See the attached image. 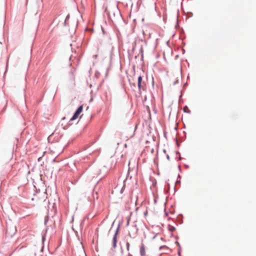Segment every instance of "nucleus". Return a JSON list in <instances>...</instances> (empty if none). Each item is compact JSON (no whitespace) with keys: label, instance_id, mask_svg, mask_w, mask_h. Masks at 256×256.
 Masks as SVG:
<instances>
[{"label":"nucleus","instance_id":"nucleus-36","mask_svg":"<svg viewBox=\"0 0 256 256\" xmlns=\"http://www.w3.org/2000/svg\"><path fill=\"white\" fill-rule=\"evenodd\" d=\"M174 238L176 239V240H178V236H174Z\"/></svg>","mask_w":256,"mask_h":256},{"label":"nucleus","instance_id":"nucleus-18","mask_svg":"<svg viewBox=\"0 0 256 256\" xmlns=\"http://www.w3.org/2000/svg\"><path fill=\"white\" fill-rule=\"evenodd\" d=\"M182 94H181L180 96H179V100H178V102H179V104H180V102H183V100H182Z\"/></svg>","mask_w":256,"mask_h":256},{"label":"nucleus","instance_id":"nucleus-49","mask_svg":"<svg viewBox=\"0 0 256 256\" xmlns=\"http://www.w3.org/2000/svg\"><path fill=\"white\" fill-rule=\"evenodd\" d=\"M176 20H177V22H178V16H177Z\"/></svg>","mask_w":256,"mask_h":256},{"label":"nucleus","instance_id":"nucleus-47","mask_svg":"<svg viewBox=\"0 0 256 256\" xmlns=\"http://www.w3.org/2000/svg\"><path fill=\"white\" fill-rule=\"evenodd\" d=\"M156 236H154L152 238H153V239H154V238H156Z\"/></svg>","mask_w":256,"mask_h":256},{"label":"nucleus","instance_id":"nucleus-6","mask_svg":"<svg viewBox=\"0 0 256 256\" xmlns=\"http://www.w3.org/2000/svg\"><path fill=\"white\" fill-rule=\"evenodd\" d=\"M36 4L37 5L38 11L42 10L43 8V4H42V0H37Z\"/></svg>","mask_w":256,"mask_h":256},{"label":"nucleus","instance_id":"nucleus-11","mask_svg":"<svg viewBox=\"0 0 256 256\" xmlns=\"http://www.w3.org/2000/svg\"><path fill=\"white\" fill-rule=\"evenodd\" d=\"M129 82H130V87L132 88H136V84L134 83V82H132L129 79ZM133 90H134V89H132Z\"/></svg>","mask_w":256,"mask_h":256},{"label":"nucleus","instance_id":"nucleus-25","mask_svg":"<svg viewBox=\"0 0 256 256\" xmlns=\"http://www.w3.org/2000/svg\"><path fill=\"white\" fill-rule=\"evenodd\" d=\"M166 158L168 160H170V157L168 154H166Z\"/></svg>","mask_w":256,"mask_h":256},{"label":"nucleus","instance_id":"nucleus-45","mask_svg":"<svg viewBox=\"0 0 256 256\" xmlns=\"http://www.w3.org/2000/svg\"><path fill=\"white\" fill-rule=\"evenodd\" d=\"M121 252H123V249H122V248H121Z\"/></svg>","mask_w":256,"mask_h":256},{"label":"nucleus","instance_id":"nucleus-35","mask_svg":"<svg viewBox=\"0 0 256 256\" xmlns=\"http://www.w3.org/2000/svg\"><path fill=\"white\" fill-rule=\"evenodd\" d=\"M102 28V32H103V34H104V32H104V29Z\"/></svg>","mask_w":256,"mask_h":256},{"label":"nucleus","instance_id":"nucleus-30","mask_svg":"<svg viewBox=\"0 0 256 256\" xmlns=\"http://www.w3.org/2000/svg\"><path fill=\"white\" fill-rule=\"evenodd\" d=\"M178 168L179 170H180V172H181V171H182V170H181L180 166V165L178 166Z\"/></svg>","mask_w":256,"mask_h":256},{"label":"nucleus","instance_id":"nucleus-43","mask_svg":"<svg viewBox=\"0 0 256 256\" xmlns=\"http://www.w3.org/2000/svg\"><path fill=\"white\" fill-rule=\"evenodd\" d=\"M128 256H132V254H131L130 253H128Z\"/></svg>","mask_w":256,"mask_h":256},{"label":"nucleus","instance_id":"nucleus-23","mask_svg":"<svg viewBox=\"0 0 256 256\" xmlns=\"http://www.w3.org/2000/svg\"><path fill=\"white\" fill-rule=\"evenodd\" d=\"M64 26H68V24H67V23H66V21H65V20H64Z\"/></svg>","mask_w":256,"mask_h":256},{"label":"nucleus","instance_id":"nucleus-44","mask_svg":"<svg viewBox=\"0 0 256 256\" xmlns=\"http://www.w3.org/2000/svg\"><path fill=\"white\" fill-rule=\"evenodd\" d=\"M171 219H172V218L170 217H169V218H168V220H171Z\"/></svg>","mask_w":256,"mask_h":256},{"label":"nucleus","instance_id":"nucleus-40","mask_svg":"<svg viewBox=\"0 0 256 256\" xmlns=\"http://www.w3.org/2000/svg\"><path fill=\"white\" fill-rule=\"evenodd\" d=\"M188 84V82H186L184 84V86H186V85Z\"/></svg>","mask_w":256,"mask_h":256},{"label":"nucleus","instance_id":"nucleus-10","mask_svg":"<svg viewBox=\"0 0 256 256\" xmlns=\"http://www.w3.org/2000/svg\"><path fill=\"white\" fill-rule=\"evenodd\" d=\"M168 230L170 232H174L176 230V228L174 226H172L170 224H168Z\"/></svg>","mask_w":256,"mask_h":256},{"label":"nucleus","instance_id":"nucleus-20","mask_svg":"<svg viewBox=\"0 0 256 256\" xmlns=\"http://www.w3.org/2000/svg\"><path fill=\"white\" fill-rule=\"evenodd\" d=\"M51 216L52 218L54 216L53 214H50V212L49 211V210H48V216L49 217Z\"/></svg>","mask_w":256,"mask_h":256},{"label":"nucleus","instance_id":"nucleus-52","mask_svg":"<svg viewBox=\"0 0 256 256\" xmlns=\"http://www.w3.org/2000/svg\"><path fill=\"white\" fill-rule=\"evenodd\" d=\"M164 136H166V134L165 133H164Z\"/></svg>","mask_w":256,"mask_h":256},{"label":"nucleus","instance_id":"nucleus-50","mask_svg":"<svg viewBox=\"0 0 256 256\" xmlns=\"http://www.w3.org/2000/svg\"><path fill=\"white\" fill-rule=\"evenodd\" d=\"M178 177H180V174H178Z\"/></svg>","mask_w":256,"mask_h":256},{"label":"nucleus","instance_id":"nucleus-13","mask_svg":"<svg viewBox=\"0 0 256 256\" xmlns=\"http://www.w3.org/2000/svg\"><path fill=\"white\" fill-rule=\"evenodd\" d=\"M124 188H125V184H124L123 186L122 187V188H121V190H120V194H122L124 192Z\"/></svg>","mask_w":256,"mask_h":256},{"label":"nucleus","instance_id":"nucleus-32","mask_svg":"<svg viewBox=\"0 0 256 256\" xmlns=\"http://www.w3.org/2000/svg\"><path fill=\"white\" fill-rule=\"evenodd\" d=\"M182 159V158L181 157V156H178V160H181Z\"/></svg>","mask_w":256,"mask_h":256},{"label":"nucleus","instance_id":"nucleus-29","mask_svg":"<svg viewBox=\"0 0 256 256\" xmlns=\"http://www.w3.org/2000/svg\"><path fill=\"white\" fill-rule=\"evenodd\" d=\"M178 183L180 184V180H177L175 184H176Z\"/></svg>","mask_w":256,"mask_h":256},{"label":"nucleus","instance_id":"nucleus-39","mask_svg":"<svg viewBox=\"0 0 256 256\" xmlns=\"http://www.w3.org/2000/svg\"><path fill=\"white\" fill-rule=\"evenodd\" d=\"M105 94H106V99L108 100V95H107V92H106L105 93Z\"/></svg>","mask_w":256,"mask_h":256},{"label":"nucleus","instance_id":"nucleus-8","mask_svg":"<svg viewBox=\"0 0 256 256\" xmlns=\"http://www.w3.org/2000/svg\"><path fill=\"white\" fill-rule=\"evenodd\" d=\"M70 80H71V82H72L74 83L75 78H74V75L73 72H70Z\"/></svg>","mask_w":256,"mask_h":256},{"label":"nucleus","instance_id":"nucleus-14","mask_svg":"<svg viewBox=\"0 0 256 256\" xmlns=\"http://www.w3.org/2000/svg\"><path fill=\"white\" fill-rule=\"evenodd\" d=\"M160 250H162V249H168V246H160V248H159Z\"/></svg>","mask_w":256,"mask_h":256},{"label":"nucleus","instance_id":"nucleus-33","mask_svg":"<svg viewBox=\"0 0 256 256\" xmlns=\"http://www.w3.org/2000/svg\"><path fill=\"white\" fill-rule=\"evenodd\" d=\"M176 154H180V152L178 151V150L176 152Z\"/></svg>","mask_w":256,"mask_h":256},{"label":"nucleus","instance_id":"nucleus-46","mask_svg":"<svg viewBox=\"0 0 256 256\" xmlns=\"http://www.w3.org/2000/svg\"><path fill=\"white\" fill-rule=\"evenodd\" d=\"M126 224H127V225L129 224V222L128 221L127 222Z\"/></svg>","mask_w":256,"mask_h":256},{"label":"nucleus","instance_id":"nucleus-5","mask_svg":"<svg viewBox=\"0 0 256 256\" xmlns=\"http://www.w3.org/2000/svg\"><path fill=\"white\" fill-rule=\"evenodd\" d=\"M140 256H146L145 246L144 244H142L140 246Z\"/></svg>","mask_w":256,"mask_h":256},{"label":"nucleus","instance_id":"nucleus-26","mask_svg":"<svg viewBox=\"0 0 256 256\" xmlns=\"http://www.w3.org/2000/svg\"><path fill=\"white\" fill-rule=\"evenodd\" d=\"M47 222H48V220H46V217H45V218H44V224H46Z\"/></svg>","mask_w":256,"mask_h":256},{"label":"nucleus","instance_id":"nucleus-48","mask_svg":"<svg viewBox=\"0 0 256 256\" xmlns=\"http://www.w3.org/2000/svg\"><path fill=\"white\" fill-rule=\"evenodd\" d=\"M171 236H174L172 234H171Z\"/></svg>","mask_w":256,"mask_h":256},{"label":"nucleus","instance_id":"nucleus-4","mask_svg":"<svg viewBox=\"0 0 256 256\" xmlns=\"http://www.w3.org/2000/svg\"><path fill=\"white\" fill-rule=\"evenodd\" d=\"M110 12H112L114 16H122L120 12V11L119 9L118 8V5L116 6L115 8V10H112V12L111 11H108L107 12V14L108 15H109Z\"/></svg>","mask_w":256,"mask_h":256},{"label":"nucleus","instance_id":"nucleus-37","mask_svg":"<svg viewBox=\"0 0 256 256\" xmlns=\"http://www.w3.org/2000/svg\"><path fill=\"white\" fill-rule=\"evenodd\" d=\"M163 152H164V154H166V150L165 149H164V150H163Z\"/></svg>","mask_w":256,"mask_h":256},{"label":"nucleus","instance_id":"nucleus-41","mask_svg":"<svg viewBox=\"0 0 256 256\" xmlns=\"http://www.w3.org/2000/svg\"><path fill=\"white\" fill-rule=\"evenodd\" d=\"M66 119V117H64L62 118V120H64Z\"/></svg>","mask_w":256,"mask_h":256},{"label":"nucleus","instance_id":"nucleus-27","mask_svg":"<svg viewBox=\"0 0 256 256\" xmlns=\"http://www.w3.org/2000/svg\"><path fill=\"white\" fill-rule=\"evenodd\" d=\"M184 167L186 168H189V166L188 165V164H184Z\"/></svg>","mask_w":256,"mask_h":256},{"label":"nucleus","instance_id":"nucleus-24","mask_svg":"<svg viewBox=\"0 0 256 256\" xmlns=\"http://www.w3.org/2000/svg\"><path fill=\"white\" fill-rule=\"evenodd\" d=\"M164 214L166 215V216H168V212H166V210H164Z\"/></svg>","mask_w":256,"mask_h":256},{"label":"nucleus","instance_id":"nucleus-21","mask_svg":"<svg viewBox=\"0 0 256 256\" xmlns=\"http://www.w3.org/2000/svg\"><path fill=\"white\" fill-rule=\"evenodd\" d=\"M53 210H52V212L54 211V214H55L56 213V208H54V206H53Z\"/></svg>","mask_w":256,"mask_h":256},{"label":"nucleus","instance_id":"nucleus-19","mask_svg":"<svg viewBox=\"0 0 256 256\" xmlns=\"http://www.w3.org/2000/svg\"><path fill=\"white\" fill-rule=\"evenodd\" d=\"M70 14H68L66 16V18H65V20H65V21H67V20H69V18H70Z\"/></svg>","mask_w":256,"mask_h":256},{"label":"nucleus","instance_id":"nucleus-34","mask_svg":"<svg viewBox=\"0 0 256 256\" xmlns=\"http://www.w3.org/2000/svg\"><path fill=\"white\" fill-rule=\"evenodd\" d=\"M167 185H168V188L170 189V184L168 182H167Z\"/></svg>","mask_w":256,"mask_h":256},{"label":"nucleus","instance_id":"nucleus-3","mask_svg":"<svg viewBox=\"0 0 256 256\" xmlns=\"http://www.w3.org/2000/svg\"><path fill=\"white\" fill-rule=\"evenodd\" d=\"M120 222L116 231H115L114 236L112 238V247L114 248H115L116 247V244H117V242H118L117 236L120 231Z\"/></svg>","mask_w":256,"mask_h":256},{"label":"nucleus","instance_id":"nucleus-38","mask_svg":"<svg viewBox=\"0 0 256 256\" xmlns=\"http://www.w3.org/2000/svg\"><path fill=\"white\" fill-rule=\"evenodd\" d=\"M44 239H45V237H44V236H42V240L44 241Z\"/></svg>","mask_w":256,"mask_h":256},{"label":"nucleus","instance_id":"nucleus-31","mask_svg":"<svg viewBox=\"0 0 256 256\" xmlns=\"http://www.w3.org/2000/svg\"><path fill=\"white\" fill-rule=\"evenodd\" d=\"M182 54H184L185 52V50L184 48H182Z\"/></svg>","mask_w":256,"mask_h":256},{"label":"nucleus","instance_id":"nucleus-17","mask_svg":"<svg viewBox=\"0 0 256 256\" xmlns=\"http://www.w3.org/2000/svg\"><path fill=\"white\" fill-rule=\"evenodd\" d=\"M175 140H176V146H178V148H179V147L180 146V143L178 142V139H177V138H175Z\"/></svg>","mask_w":256,"mask_h":256},{"label":"nucleus","instance_id":"nucleus-7","mask_svg":"<svg viewBox=\"0 0 256 256\" xmlns=\"http://www.w3.org/2000/svg\"><path fill=\"white\" fill-rule=\"evenodd\" d=\"M182 218H183V215L181 214H179L177 217V218H178V220L179 222V223L180 224H182L183 223Z\"/></svg>","mask_w":256,"mask_h":256},{"label":"nucleus","instance_id":"nucleus-1","mask_svg":"<svg viewBox=\"0 0 256 256\" xmlns=\"http://www.w3.org/2000/svg\"><path fill=\"white\" fill-rule=\"evenodd\" d=\"M82 110H83V106L82 105L80 106L77 108V109L74 112L72 116L70 118V120L68 122V126L72 125L70 122L76 120L78 118V116L82 112Z\"/></svg>","mask_w":256,"mask_h":256},{"label":"nucleus","instance_id":"nucleus-53","mask_svg":"<svg viewBox=\"0 0 256 256\" xmlns=\"http://www.w3.org/2000/svg\"><path fill=\"white\" fill-rule=\"evenodd\" d=\"M174 191H176V187L174 188Z\"/></svg>","mask_w":256,"mask_h":256},{"label":"nucleus","instance_id":"nucleus-51","mask_svg":"<svg viewBox=\"0 0 256 256\" xmlns=\"http://www.w3.org/2000/svg\"><path fill=\"white\" fill-rule=\"evenodd\" d=\"M63 128H64V130H66V128H65V126H64V127Z\"/></svg>","mask_w":256,"mask_h":256},{"label":"nucleus","instance_id":"nucleus-2","mask_svg":"<svg viewBox=\"0 0 256 256\" xmlns=\"http://www.w3.org/2000/svg\"><path fill=\"white\" fill-rule=\"evenodd\" d=\"M138 87L139 94H140L141 90H144L146 88V83L142 82V77L140 75L138 76Z\"/></svg>","mask_w":256,"mask_h":256},{"label":"nucleus","instance_id":"nucleus-9","mask_svg":"<svg viewBox=\"0 0 256 256\" xmlns=\"http://www.w3.org/2000/svg\"><path fill=\"white\" fill-rule=\"evenodd\" d=\"M184 112L188 114H190L191 112L188 109V108L187 106H185L184 108Z\"/></svg>","mask_w":256,"mask_h":256},{"label":"nucleus","instance_id":"nucleus-15","mask_svg":"<svg viewBox=\"0 0 256 256\" xmlns=\"http://www.w3.org/2000/svg\"><path fill=\"white\" fill-rule=\"evenodd\" d=\"M126 246L127 250L128 251L129 250H130V243L128 242H126Z\"/></svg>","mask_w":256,"mask_h":256},{"label":"nucleus","instance_id":"nucleus-22","mask_svg":"<svg viewBox=\"0 0 256 256\" xmlns=\"http://www.w3.org/2000/svg\"><path fill=\"white\" fill-rule=\"evenodd\" d=\"M178 255L181 256V250H180V248L178 249Z\"/></svg>","mask_w":256,"mask_h":256},{"label":"nucleus","instance_id":"nucleus-12","mask_svg":"<svg viewBox=\"0 0 256 256\" xmlns=\"http://www.w3.org/2000/svg\"><path fill=\"white\" fill-rule=\"evenodd\" d=\"M174 244L178 246V248H180V250H182L178 240H176L174 242Z\"/></svg>","mask_w":256,"mask_h":256},{"label":"nucleus","instance_id":"nucleus-42","mask_svg":"<svg viewBox=\"0 0 256 256\" xmlns=\"http://www.w3.org/2000/svg\"><path fill=\"white\" fill-rule=\"evenodd\" d=\"M177 26H178V24L177 23L176 24V28Z\"/></svg>","mask_w":256,"mask_h":256},{"label":"nucleus","instance_id":"nucleus-28","mask_svg":"<svg viewBox=\"0 0 256 256\" xmlns=\"http://www.w3.org/2000/svg\"><path fill=\"white\" fill-rule=\"evenodd\" d=\"M40 192V189H38L37 190L36 188V194H38V192Z\"/></svg>","mask_w":256,"mask_h":256},{"label":"nucleus","instance_id":"nucleus-16","mask_svg":"<svg viewBox=\"0 0 256 256\" xmlns=\"http://www.w3.org/2000/svg\"><path fill=\"white\" fill-rule=\"evenodd\" d=\"M178 78H176V80L174 81V82H173V85H176V84L178 83Z\"/></svg>","mask_w":256,"mask_h":256}]
</instances>
